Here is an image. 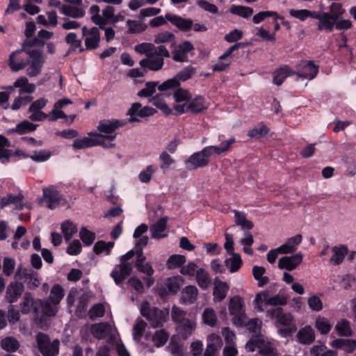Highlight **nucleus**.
Here are the masks:
<instances>
[{"label": "nucleus", "instance_id": "79ce46f5", "mask_svg": "<svg viewBox=\"0 0 356 356\" xmlns=\"http://www.w3.org/2000/svg\"><path fill=\"white\" fill-rule=\"evenodd\" d=\"M229 11L233 15L241 17L245 19L250 17L254 13V10L252 8L241 5H232L229 8Z\"/></svg>", "mask_w": 356, "mask_h": 356}, {"label": "nucleus", "instance_id": "412c9836", "mask_svg": "<svg viewBox=\"0 0 356 356\" xmlns=\"http://www.w3.org/2000/svg\"><path fill=\"white\" fill-rule=\"evenodd\" d=\"M72 104L69 99H62L58 100L54 106L53 110L47 115L49 121L53 122L58 119H67V115L61 110L65 106Z\"/></svg>", "mask_w": 356, "mask_h": 356}, {"label": "nucleus", "instance_id": "7ed1b4c3", "mask_svg": "<svg viewBox=\"0 0 356 356\" xmlns=\"http://www.w3.org/2000/svg\"><path fill=\"white\" fill-rule=\"evenodd\" d=\"M140 313L154 328L162 327L168 318V312L151 306L148 302L142 304Z\"/></svg>", "mask_w": 356, "mask_h": 356}, {"label": "nucleus", "instance_id": "9b49d317", "mask_svg": "<svg viewBox=\"0 0 356 356\" xmlns=\"http://www.w3.org/2000/svg\"><path fill=\"white\" fill-rule=\"evenodd\" d=\"M82 35L86 46L84 50H93L99 47L101 34L98 28H88L85 26L82 28Z\"/></svg>", "mask_w": 356, "mask_h": 356}, {"label": "nucleus", "instance_id": "0e129e2a", "mask_svg": "<svg viewBox=\"0 0 356 356\" xmlns=\"http://www.w3.org/2000/svg\"><path fill=\"white\" fill-rule=\"evenodd\" d=\"M19 346V341L14 337H9L1 341V347L8 352H14Z\"/></svg>", "mask_w": 356, "mask_h": 356}, {"label": "nucleus", "instance_id": "ea45409f", "mask_svg": "<svg viewBox=\"0 0 356 356\" xmlns=\"http://www.w3.org/2000/svg\"><path fill=\"white\" fill-rule=\"evenodd\" d=\"M230 254L232 257L225 259V264L229 268L230 273H233L240 269L242 265V259L240 254L238 253Z\"/></svg>", "mask_w": 356, "mask_h": 356}, {"label": "nucleus", "instance_id": "f257e3e1", "mask_svg": "<svg viewBox=\"0 0 356 356\" xmlns=\"http://www.w3.org/2000/svg\"><path fill=\"white\" fill-rule=\"evenodd\" d=\"M136 52L145 54L146 58L142 59L139 64L141 67L152 71H159L164 65L163 58H169L170 54L164 45L156 47L152 43L143 42L135 47Z\"/></svg>", "mask_w": 356, "mask_h": 356}, {"label": "nucleus", "instance_id": "4c0bfd02", "mask_svg": "<svg viewBox=\"0 0 356 356\" xmlns=\"http://www.w3.org/2000/svg\"><path fill=\"white\" fill-rule=\"evenodd\" d=\"M38 125L35 124L29 120H24L18 123L13 129H9L10 133H17L22 135L35 131Z\"/></svg>", "mask_w": 356, "mask_h": 356}, {"label": "nucleus", "instance_id": "5701e85b", "mask_svg": "<svg viewBox=\"0 0 356 356\" xmlns=\"http://www.w3.org/2000/svg\"><path fill=\"white\" fill-rule=\"evenodd\" d=\"M264 302L266 305H284L287 303L286 298L280 294L269 296L267 293H264L262 294H257L255 298V302L257 305V308L259 309V302Z\"/></svg>", "mask_w": 356, "mask_h": 356}, {"label": "nucleus", "instance_id": "1a4fd4ad", "mask_svg": "<svg viewBox=\"0 0 356 356\" xmlns=\"http://www.w3.org/2000/svg\"><path fill=\"white\" fill-rule=\"evenodd\" d=\"M195 73V68L189 65L180 71L176 77L168 79L159 86V90L165 92L174 89L180 85L179 81H186L191 79Z\"/></svg>", "mask_w": 356, "mask_h": 356}, {"label": "nucleus", "instance_id": "c9c22d12", "mask_svg": "<svg viewBox=\"0 0 356 356\" xmlns=\"http://www.w3.org/2000/svg\"><path fill=\"white\" fill-rule=\"evenodd\" d=\"M297 338L302 344L312 343L315 339L314 330L311 326H305L298 331Z\"/></svg>", "mask_w": 356, "mask_h": 356}, {"label": "nucleus", "instance_id": "39448f33", "mask_svg": "<svg viewBox=\"0 0 356 356\" xmlns=\"http://www.w3.org/2000/svg\"><path fill=\"white\" fill-rule=\"evenodd\" d=\"M247 350L253 352L256 350L265 356H277L278 353L274 345L267 341L264 335H254L245 345Z\"/></svg>", "mask_w": 356, "mask_h": 356}, {"label": "nucleus", "instance_id": "7c9ffc66", "mask_svg": "<svg viewBox=\"0 0 356 356\" xmlns=\"http://www.w3.org/2000/svg\"><path fill=\"white\" fill-rule=\"evenodd\" d=\"M336 21V17H333L330 13L323 12V15L318 21L317 30L320 31H326L327 32H332L334 29Z\"/></svg>", "mask_w": 356, "mask_h": 356}, {"label": "nucleus", "instance_id": "cd10ccee", "mask_svg": "<svg viewBox=\"0 0 356 356\" xmlns=\"http://www.w3.org/2000/svg\"><path fill=\"white\" fill-rule=\"evenodd\" d=\"M15 88H19V95H31L35 90V85L29 82V80L25 76H21L15 81Z\"/></svg>", "mask_w": 356, "mask_h": 356}, {"label": "nucleus", "instance_id": "9d476101", "mask_svg": "<svg viewBox=\"0 0 356 356\" xmlns=\"http://www.w3.org/2000/svg\"><path fill=\"white\" fill-rule=\"evenodd\" d=\"M29 49H24L13 51L9 56L8 65L13 72H18L23 70L29 63V55L26 51Z\"/></svg>", "mask_w": 356, "mask_h": 356}, {"label": "nucleus", "instance_id": "e2e57ef3", "mask_svg": "<svg viewBox=\"0 0 356 356\" xmlns=\"http://www.w3.org/2000/svg\"><path fill=\"white\" fill-rule=\"evenodd\" d=\"M57 303H54L49 299H47L41 302L42 310L43 313L49 316H54L57 312Z\"/></svg>", "mask_w": 356, "mask_h": 356}, {"label": "nucleus", "instance_id": "b1692460", "mask_svg": "<svg viewBox=\"0 0 356 356\" xmlns=\"http://www.w3.org/2000/svg\"><path fill=\"white\" fill-rule=\"evenodd\" d=\"M168 218L163 217L150 226L149 231L152 238H162L168 236L165 232L167 227Z\"/></svg>", "mask_w": 356, "mask_h": 356}, {"label": "nucleus", "instance_id": "473e14b6", "mask_svg": "<svg viewBox=\"0 0 356 356\" xmlns=\"http://www.w3.org/2000/svg\"><path fill=\"white\" fill-rule=\"evenodd\" d=\"M165 18L168 21L170 22L172 24L184 31H187L191 29L193 26V21L191 19H184L177 15L167 14L165 15Z\"/></svg>", "mask_w": 356, "mask_h": 356}, {"label": "nucleus", "instance_id": "20e7f679", "mask_svg": "<svg viewBox=\"0 0 356 356\" xmlns=\"http://www.w3.org/2000/svg\"><path fill=\"white\" fill-rule=\"evenodd\" d=\"M91 137H84L74 140L72 147L76 149H85L87 147L102 145L106 147H113L114 144H106L105 141H113L115 138V135L104 136L97 133H90Z\"/></svg>", "mask_w": 356, "mask_h": 356}, {"label": "nucleus", "instance_id": "13d9d810", "mask_svg": "<svg viewBox=\"0 0 356 356\" xmlns=\"http://www.w3.org/2000/svg\"><path fill=\"white\" fill-rule=\"evenodd\" d=\"M202 317L203 322L211 327H214L217 323L216 312L211 308H206L202 313Z\"/></svg>", "mask_w": 356, "mask_h": 356}, {"label": "nucleus", "instance_id": "423d86ee", "mask_svg": "<svg viewBox=\"0 0 356 356\" xmlns=\"http://www.w3.org/2000/svg\"><path fill=\"white\" fill-rule=\"evenodd\" d=\"M228 308L230 315L232 316L233 324L236 327H243L246 321L243 298L239 296L232 297L229 300Z\"/></svg>", "mask_w": 356, "mask_h": 356}, {"label": "nucleus", "instance_id": "69168bd1", "mask_svg": "<svg viewBox=\"0 0 356 356\" xmlns=\"http://www.w3.org/2000/svg\"><path fill=\"white\" fill-rule=\"evenodd\" d=\"M168 338V334L164 330H160L155 332L152 341L156 347H161L167 342Z\"/></svg>", "mask_w": 356, "mask_h": 356}, {"label": "nucleus", "instance_id": "f3484780", "mask_svg": "<svg viewBox=\"0 0 356 356\" xmlns=\"http://www.w3.org/2000/svg\"><path fill=\"white\" fill-rule=\"evenodd\" d=\"M303 256L301 252L296 253L291 256L281 257L278 261V268L291 271L296 269L302 261Z\"/></svg>", "mask_w": 356, "mask_h": 356}, {"label": "nucleus", "instance_id": "6e6d98bb", "mask_svg": "<svg viewBox=\"0 0 356 356\" xmlns=\"http://www.w3.org/2000/svg\"><path fill=\"white\" fill-rule=\"evenodd\" d=\"M185 262L186 257L184 255L172 254L168 258L166 262V266L169 269H175L181 267Z\"/></svg>", "mask_w": 356, "mask_h": 356}, {"label": "nucleus", "instance_id": "49530a36", "mask_svg": "<svg viewBox=\"0 0 356 356\" xmlns=\"http://www.w3.org/2000/svg\"><path fill=\"white\" fill-rule=\"evenodd\" d=\"M335 330L341 337H350L353 334L350 323L346 319H342L337 323Z\"/></svg>", "mask_w": 356, "mask_h": 356}, {"label": "nucleus", "instance_id": "a878e982", "mask_svg": "<svg viewBox=\"0 0 356 356\" xmlns=\"http://www.w3.org/2000/svg\"><path fill=\"white\" fill-rule=\"evenodd\" d=\"M332 256L330 262L335 266L341 264L345 256L348 253V247L346 245H335L331 248Z\"/></svg>", "mask_w": 356, "mask_h": 356}, {"label": "nucleus", "instance_id": "09e8293b", "mask_svg": "<svg viewBox=\"0 0 356 356\" xmlns=\"http://www.w3.org/2000/svg\"><path fill=\"white\" fill-rule=\"evenodd\" d=\"M61 229L66 241H69L77 232L76 225L70 220H67L61 224Z\"/></svg>", "mask_w": 356, "mask_h": 356}, {"label": "nucleus", "instance_id": "c03bdc74", "mask_svg": "<svg viewBox=\"0 0 356 356\" xmlns=\"http://www.w3.org/2000/svg\"><path fill=\"white\" fill-rule=\"evenodd\" d=\"M10 146L8 139L2 135H0V161L2 163H6L9 161L11 152L6 147Z\"/></svg>", "mask_w": 356, "mask_h": 356}, {"label": "nucleus", "instance_id": "e433bc0d", "mask_svg": "<svg viewBox=\"0 0 356 356\" xmlns=\"http://www.w3.org/2000/svg\"><path fill=\"white\" fill-rule=\"evenodd\" d=\"M196 323L192 318L178 324V334L184 339L188 338L195 330Z\"/></svg>", "mask_w": 356, "mask_h": 356}, {"label": "nucleus", "instance_id": "338daca9", "mask_svg": "<svg viewBox=\"0 0 356 356\" xmlns=\"http://www.w3.org/2000/svg\"><path fill=\"white\" fill-rule=\"evenodd\" d=\"M51 156V152L47 149L36 150L29 157L35 162H44L47 161Z\"/></svg>", "mask_w": 356, "mask_h": 356}, {"label": "nucleus", "instance_id": "2eb2a0df", "mask_svg": "<svg viewBox=\"0 0 356 356\" xmlns=\"http://www.w3.org/2000/svg\"><path fill=\"white\" fill-rule=\"evenodd\" d=\"M133 270V263H124L115 266L111 273V276L117 285L121 284L129 277Z\"/></svg>", "mask_w": 356, "mask_h": 356}, {"label": "nucleus", "instance_id": "f03ea898", "mask_svg": "<svg viewBox=\"0 0 356 356\" xmlns=\"http://www.w3.org/2000/svg\"><path fill=\"white\" fill-rule=\"evenodd\" d=\"M235 143L234 138L222 141L219 145H210L204 147L201 151L191 155L184 162L188 170L203 168L208 165L213 155H219L227 152L229 147Z\"/></svg>", "mask_w": 356, "mask_h": 356}, {"label": "nucleus", "instance_id": "aec40b11", "mask_svg": "<svg viewBox=\"0 0 356 356\" xmlns=\"http://www.w3.org/2000/svg\"><path fill=\"white\" fill-rule=\"evenodd\" d=\"M267 315L276 319L277 325L289 326L293 322V317L290 313L284 312L280 307H275L267 311Z\"/></svg>", "mask_w": 356, "mask_h": 356}, {"label": "nucleus", "instance_id": "f704fd0d", "mask_svg": "<svg viewBox=\"0 0 356 356\" xmlns=\"http://www.w3.org/2000/svg\"><path fill=\"white\" fill-rule=\"evenodd\" d=\"M294 74H296V72H293L289 66L284 65L274 72L273 83L280 86L286 78Z\"/></svg>", "mask_w": 356, "mask_h": 356}, {"label": "nucleus", "instance_id": "603ef678", "mask_svg": "<svg viewBox=\"0 0 356 356\" xmlns=\"http://www.w3.org/2000/svg\"><path fill=\"white\" fill-rule=\"evenodd\" d=\"M33 99V97L31 95H19L17 97L13 103L12 104L10 108L13 111L19 110L22 107H24L31 103Z\"/></svg>", "mask_w": 356, "mask_h": 356}, {"label": "nucleus", "instance_id": "3c124183", "mask_svg": "<svg viewBox=\"0 0 356 356\" xmlns=\"http://www.w3.org/2000/svg\"><path fill=\"white\" fill-rule=\"evenodd\" d=\"M161 84L158 81H149L145 83V87L138 92V95L140 97H148L154 94L156 91V88Z\"/></svg>", "mask_w": 356, "mask_h": 356}, {"label": "nucleus", "instance_id": "774afa93", "mask_svg": "<svg viewBox=\"0 0 356 356\" xmlns=\"http://www.w3.org/2000/svg\"><path fill=\"white\" fill-rule=\"evenodd\" d=\"M268 131V128L261 122L253 129H250L248 133V136L251 138H260L266 136Z\"/></svg>", "mask_w": 356, "mask_h": 356}, {"label": "nucleus", "instance_id": "f8f14e48", "mask_svg": "<svg viewBox=\"0 0 356 356\" xmlns=\"http://www.w3.org/2000/svg\"><path fill=\"white\" fill-rule=\"evenodd\" d=\"M15 278L24 280L30 289H35L40 284V279L37 272L31 268L19 266L15 273Z\"/></svg>", "mask_w": 356, "mask_h": 356}, {"label": "nucleus", "instance_id": "bb28decb", "mask_svg": "<svg viewBox=\"0 0 356 356\" xmlns=\"http://www.w3.org/2000/svg\"><path fill=\"white\" fill-rule=\"evenodd\" d=\"M198 289L195 286H187L181 291L180 302L184 305H191L196 301Z\"/></svg>", "mask_w": 356, "mask_h": 356}, {"label": "nucleus", "instance_id": "dca6fc26", "mask_svg": "<svg viewBox=\"0 0 356 356\" xmlns=\"http://www.w3.org/2000/svg\"><path fill=\"white\" fill-rule=\"evenodd\" d=\"M43 198L47 207L54 209L60 203L62 195L54 186H49L42 189Z\"/></svg>", "mask_w": 356, "mask_h": 356}, {"label": "nucleus", "instance_id": "052dcab7", "mask_svg": "<svg viewBox=\"0 0 356 356\" xmlns=\"http://www.w3.org/2000/svg\"><path fill=\"white\" fill-rule=\"evenodd\" d=\"M146 327L147 323L143 320L138 319L136 321L133 328V337L135 341H139L141 339Z\"/></svg>", "mask_w": 356, "mask_h": 356}, {"label": "nucleus", "instance_id": "864d4df0", "mask_svg": "<svg viewBox=\"0 0 356 356\" xmlns=\"http://www.w3.org/2000/svg\"><path fill=\"white\" fill-rule=\"evenodd\" d=\"M64 295L65 293L63 286L60 284H54L51 289L48 299L58 305L60 300L63 298Z\"/></svg>", "mask_w": 356, "mask_h": 356}, {"label": "nucleus", "instance_id": "37998d69", "mask_svg": "<svg viewBox=\"0 0 356 356\" xmlns=\"http://www.w3.org/2000/svg\"><path fill=\"white\" fill-rule=\"evenodd\" d=\"M196 280L199 286L204 290L207 289L211 283L209 273L203 268L197 270Z\"/></svg>", "mask_w": 356, "mask_h": 356}, {"label": "nucleus", "instance_id": "bf43d9fd", "mask_svg": "<svg viewBox=\"0 0 356 356\" xmlns=\"http://www.w3.org/2000/svg\"><path fill=\"white\" fill-rule=\"evenodd\" d=\"M113 246L114 242H105L104 241H97L93 246V251L97 254H99L102 252H105L106 254L108 255Z\"/></svg>", "mask_w": 356, "mask_h": 356}, {"label": "nucleus", "instance_id": "2f4dec72", "mask_svg": "<svg viewBox=\"0 0 356 356\" xmlns=\"http://www.w3.org/2000/svg\"><path fill=\"white\" fill-rule=\"evenodd\" d=\"M302 236L301 234H297L287 239L285 243L280 246L282 250V254H289L294 252L298 245L301 243Z\"/></svg>", "mask_w": 356, "mask_h": 356}, {"label": "nucleus", "instance_id": "5fc2aeb1", "mask_svg": "<svg viewBox=\"0 0 356 356\" xmlns=\"http://www.w3.org/2000/svg\"><path fill=\"white\" fill-rule=\"evenodd\" d=\"M35 300L33 296L30 293H26L24 296L23 300L20 304L21 311L23 314H28L31 312L32 309H35L34 307Z\"/></svg>", "mask_w": 356, "mask_h": 356}, {"label": "nucleus", "instance_id": "6ab92c4d", "mask_svg": "<svg viewBox=\"0 0 356 356\" xmlns=\"http://www.w3.org/2000/svg\"><path fill=\"white\" fill-rule=\"evenodd\" d=\"M24 290V286L22 283L17 281L10 282L6 289L5 300L9 303L15 302L22 296Z\"/></svg>", "mask_w": 356, "mask_h": 356}, {"label": "nucleus", "instance_id": "72a5a7b5", "mask_svg": "<svg viewBox=\"0 0 356 356\" xmlns=\"http://www.w3.org/2000/svg\"><path fill=\"white\" fill-rule=\"evenodd\" d=\"M229 286L227 282L216 280L214 284L213 296L215 302H220L227 296Z\"/></svg>", "mask_w": 356, "mask_h": 356}, {"label": "nucleus", "instance_id": "8fccbe9b", "mask_svg": "<svg viewBox=\"0 0 356 356\" xmlns=\"http://www.w3.org/2000/svg\"><path fill=\"white\" fill-rule=\"evenodd\" d=\"M154 42L156 44L171 43L172 45L175 44V36L170 31H163L159 33L154 36Z\"/></svg>", "mask_w": 356, "mask_h": 356}, {"label": "nucleus", "instance_id": "6e6552de", "mask_svg": "<svg viewBox=\"0 0 356 356\" xmlns=\"http://www.w3.org/2000/svg\"><path fill=\"white\" fill-rule=\"evenodd\" d=\"M26 54L29 55V58L26 73L31 77L36 76L42 71V66L45 62L44 57L41 51L35 49L27 50Z\"/></svg>", "mask_w": 356, "mask_h": 356}, {"label": "nucleus", "instance_id": "393cba45", "mask_svg": "<svg viewBox=\"0 0 356 356\" xmlns=\"http://www.w3.org/2000/svg\"><path fill=\"white\" fill-rule=\"evenodd\" d=\"M90 332L94 337L98 339H103L111 334V326L107 322L95 323L92 325Z\"/></svg>", "mask_w": 356, "mask_h": 356}, {"label": "nucleus", "instance_id": "ddd939ff", "mask_svg": "<svg viewBox=\"0 0 356 356\" xmlns=\"http://www.w3.org/2000/svg\"><path fill=\"white\" fill-rule=\"evenodd\" d=\"M208 106L202 97H196L188 104H177L174 109L179 113L191 112L193 113H200L207 109Z\"/></svg>", "mask_w": 356, "mask_h": 356}, {"label": "nucleus", "instance_id": "a19ab883", "mask_svg": "<svg viewBox=\"0 0 356 356\" xmlns=\"http://www.w3.org/2000/svg\"><path fill=\"white\" fill-rule=\"evenodd\" d=\"M61 13L66 16L76 19L83 17L86 14L83 8L70 5H64L62 7Z\"/></svg>", "mask_w": 356, "mask_h": 356}, {"label": "nucleus", "instance_id": "4be33fe9", "mask_svg": "<svg viewBox=\"0 0 356 356\" xmlns=\"http://www.w3.org/2000/svg\"><path fill=\"white\" fill-rule=\"evenodd\" d=\"M318 72V67L312 61H305L298 66L297 74L300 77L311 80L316 77Z\"/></svg>", "mask_w": 356, "mask_h": 356}, {"label": "nucleus", "instance_id": "c85d7f7f", "mask_svg": "<svg viewBox=\"0 0 356 356\" xmlns=\"http://www.w3.org/2000/svg\"><path fill=\"white\" fill-rule=\"evenodd\" d=\"M125 124V122L118 120H104L99 122L97 129L102 133L107 134V136L113 135V133L116 129Z\"/></svg>", "mask_w": 356, "mask_h": 356}, {"label": "nucleus", "instance_id": "a211bd4d", "mask_svg": "<svg viewBox=\"0 0 356 356\" xmlns=\"http://www.w3.org/2000/svg\"><path fill=\"white\" fill-rule=\"evenodd\" d=\"M193 49L194 47L191 42L184 41L177 45L172 51V59L176 62H187L188 53Z\"/></svg>", "mask_w": 356, "mask_h": 356}, {"label": "nucleus", "instance_id": "c756f323", "mask_svg": "<svg viewBox=\"0 0 356 356\" xmlns=\"http://www.w3.org/2000/svg\"><path fill=\"white\" fill-rule=\"evenodd\" d=\"M333 348L341 350L345 353H353L356 350V340L349 339H337L331 343Z\"/></svg>", "mask_w": 356, "mask_h": 356}, {"label": "nucleus", "instance_id": "de8ad7c7", "mask_svg": "<svg viewBox=\"0 0 356 356\" xmlns=\"http://www.w3.org/2000/svg\"><path fill=\"white\" fill-rule=\"evenodd\" d=\"M173 97L176 102L181 104H188L192 98V95L188 90L179 88L174 91Z\"/></svg>", "mask_w": 356, "mask_h": 356}, {"label": "nucleus", "instance_id": "4d7b16f0", "mask_svg": "<svg viewBox=\"0 0 356 356\" xmlns=\"http://www.w3.org/2000/svg\"><path fill=\"white\" fill-rule=\"evenodd\" d=\"M102 23L99 26L106 25L108 24H113L115 17V8L111 6H107L103 10L102 14Z\"/></svg>", "mask_w": 356, "mask_h": 356}, {"label": "nucleus", "instance_id": "a18cd8bd", "mask_svg": "<svg viewBox=\"0 0 356 356\" xmlns=\"http://www.w3.org/2000/svg\"><path fill=\"white\" fill-rule=\"evenodd\" d=\"M332 325L325 317L318 316L315 321V327L321 334H327L331 330Z\"/></svg>", "mask_w": 356, "mask_h": 356}, {"label": "nucleus", "instance_id": "4468645a", "mask_svg": "<svg viewBox=\"0 0 356 356\" xmlns=\"http://www.w3.org/2000/svg\"><path fill=\"white\" fill-rule=\"evenodd\" d=\"M156 113V110L149 106L142 107L140 103L132 104L131 108L128 110L127 115L130 116L129 122H139L138 117L145 118L153 115Z\"/></svg>", "mask_w": 356, "mask_h": 356}, {"label": "nucleus", "instance_id": "58836bf2", "mask_svg": "<svg viewBox=\"0 0 356 356\" xmlns=\"http://www.w3.org/2000/svg\"><path fill=\"white\" fill-rule=\"evenodd\" d=\"M23 198L24 196L21 193H19L17 195L9 194L7 196L1 198V208H3L10 204H15L16 207L18 209H22L23 208L22 204Z\"/></svg>", "mask_w": 356, "mask_h": 356}, {"label": "nucleus", "instance_id": "0eeeda50", "mask_svg": "<svg viewBox=\"0 0 356 356\" xmlns=\"http://www.w3.org/2000/svg\"><path fill=\"white\" fill-rule=\"evenodd\" d=\"M36 341L43 356H56L58 354L60 342L58 339L51 341L48 335L39 332Z\"/></svg>", "mask_w": 356, "mask_h": 356}, {"label": "nucleus", "instance_id": "680f3d73", "mask_svg": "<svg viewBox=\"0 0 356 356\" xmlns=\"http://www.w3.org/2000/svg\"><path fill=\"white\" fill-rule=\"evenodd\" d=\"M207 347L216 351H218V350H219L222 346V340L221 337L215 333L209 334L207 337Z\"/></svg>", "mask_w": 356, "mask_h": 356}]
</instances>
